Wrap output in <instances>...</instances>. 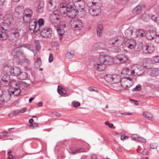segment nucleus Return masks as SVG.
Segmentation results:
<instances>
[{
	"label": "nucleus",
	"mask_w": 159,
	"mask_h": 159,
	"mask_svg": "<svg viewBox=\"0 0 159 159\" xmlns=\"http://www.w3.org/2000/svg\"><path fill=\"white\" fill-rule=\"evenodd\" d=\"M99 59V61L97 62L94 65L95 69L98 71L103 70L106 67V65L111 64L112 62V58L104 52L100 54Z\"/></svg>",
	"instance_id": "nucleus-1"
},
{
	"label": "nucleus",
	"mask_w": 159,
	"mask_h": 159,
	"mask_svg": "<svg viewBox=\"0 0 159 159\" xmlns=\"http://www.w3.org/2000/svg\"><path fill=\"white\" fill-rule=\"evenodd\" d=\"M60 16L59 14L53 13L51 16V21L53 25L55 27H57V31L59 35V39H61L62 38V36L64 34V28L66 26L64 22H61V24H60Z\"/></svg>",
	"instance_id": "nucleus-2"
},
{
	"label": "nucleus",
	"mask_w": 159,
	"mask_h": 159,
	"mask_svg": "<svg viewBox=\"0 0 159 159\" xmlns=\"http://www.w3.org/2000/svg\"><path fill=\"white\" fill-rule=\"evenodd\" d=\"M89 3V13L92 16H97L101 14L102 6L101 0H86Z\"/></svg>",
	"instance_id": "nucleus-3"
},
{
	"label": "nucleus",
	"mask_w": 159,
	"mask_h": 159,
	"mask_svg": "<svg viewBox=\"0 0 159 159\" xmlns=\"http://www.w3.org/2000/svg\"><path fill=\"white\" fill-rule=\"evenodd\" d=\"M66 5L61 4L60 5V11L61 15L64 16H68L70 18H74L76 15V11L72 6Z\"/></svg>",
	"instance_id": "nucleus-4"
},
{
	"label": "nucleus",
	"mask_w": 159,
	"mask_h": 159,
	"mask_svg": "<svg viewBox=\"0 0 159 159\" xmlns=\"http://www.w3.org/2000/svg\"><path fill=\"white\" fill-rule=\"evenodd\" d=\"M3 72L5 74L17 76L21 73V70L18 67H12L7 64L4 67Z\"/></svg>",
	"instance_id": "nucleus-5"
},
{
	"label": "nucleus",
	"mask_w": 159,
	"mask_h": 159,
	"mask_svg": "<svg viewBox=\"0 0 159 159\" xmlns=\"http://www.w3.org/2000/svg\"><path fill=\"white\" fill-rule=\"evenodd\" d=\"M2 19L5 22H2L0 23V26H3L8 28L9 25L12 24L14 22L13 16L11 14H6L3 16Z\"/></svg>",
	"instance_id": "nucleus-6"
},
{
	"label": "nucleus",
	"mask_w": 159,
	"mask_h": 159,
	"mask_svg": "<svg viewBox=\"0 0 159 159\" xmlns=\"http://www.w3.org/2000/svg\"><path fill=\"white\" fill-rule=\"evenodd\" d=\"M21 31V30L19 28H14L11 30L10 34V40L13 43L16 42L19 39Z\"/></svg>",
	"instance_id": "nucleus-7"
},
{
	"label": "nucleus",
	"mask_w": 159,
	"mask_h": 159,
	"mask_svg": "<svg viewBox=\"0 0 159 159\" xmlns=\"http://www.w3.org/2000/svg\"><path fill=\"white\" fill-rule=\"evenodd\" d=\"M104 79L107 83L110 84L113 82H117L120 80L119 76L115 74H107L104 76Z\"/></svg>",
	"instance_id": "nucleus-8"
},
{
	"label": "nucleus",
	"mask_w": 159,
	"mask_h": 159,
	"mask_svg": "<svg viewBox=\"0 0 159 159\" xmlns=\"http://www.w3.org/2000/svg\"><path fill=\"white\" fill-rule=\"evenodd\" d=\"M133 79L121 78L120 80L121 87L124 89H126L130 87L133 84Z\"/></svg>",
	"instance_id": "nucleus-9"
},
{
	"label": "nucleus",
	"mask_w": 159,
	"mask_h": 159,
	"mask_svg": "<svg viewBox=\"0 0 159 159\" xmlns=\"http://www.w3.org/2000/svg\"><path fill=\"white\" fill-rule=\"evenodd\" d=\"M132 70H130L128 68L123 69L121 72V78H132L133 79V74Z\"/></svg>",
	"instance_id": "nucleus-10"
},
{
	"label": "nucleus",
	"mask_w": 159,
	"mask_h": 159,
	"mask_svg": "<svg viewBox=\"0 0 159 159\" xmlns=\"http://www.w3.org/2000/svg\"><path fill=\"white\" fill-rule=\"evenodd\" d=\"M128 60V58L125 55L119 54L112 59V62L116 64L118 63L119 62L121 63H124L127 62Z\"/></svg>",
	"instance_id": "nucleus-11"
},
{
	"label": "nucleus",
	"mask_w": 159,
	"mask_h": 159,
	"mask_svg": "<svg viewBox=\"0 0 159 159\" xmlns=\"http://www.w3.org/2000/svg\"><path fill=\"white\" fill-rule=\"evenodd\" d=\"M124 41V38L122 37H119L112 39L110 42L111 45H115L117 47L121 46Z\"/></svg>",
	"instance_id": "nucleus-12"
},
{
	"label": "nucleus",
	"mask_w": 159,
	"mask_h": 159,
	"mask_svg": "<svg viewBox=\"0 0 159 159\" xmlns=\"http://www.w3.org/2000/svg\"><path fill=\"white\" fill-rule=\"evenodd\" d=\"M39 31H40L41 35L43 38H49L52 35V31L50 28L45 27Z\"/></svg>",
	"instance_id": "nucleus-13"
},
{
	"label": "nucleus",
	"mask_w": 159,
	"mask_h": 159,
	"mask_svg": "<svg viewBox=\"0 0 159 159\" xmlns=\"http://www.w3.org/2000/svg\"><path fill=\"white\" fill-rule=\"evenodd\" d=\"M7 28L3 26H1L0 28V40L5 41L8 37V34L7 32Z\"/></svg>",
	"instance_id": "nucleus-14"
},
{
	"label": "nucleus",
	"mask_w": 159,
	"mask_h": 159,
	"mask_svg": "<svg viewBox=\"0 0 159 159\" xmlns=\"http://www.w3.org/2000/svg\"><path fill=\"white\" fill-rule=\"evenodd\" d=\"M143 67L139 65H134L132 68L133 75H139L143 72Z\"/></svg>",
	"instance_id": "nucleus-15"
},
{
	"label": "nucleus",
	"mask_w": 159,
	"mask_h": 159,
	"mask_svg": "<svg viewBox=\"0 0 159 159\" xmlns=\"http://www.w3.org/2000/svg\"><path fill=\"white\" fill-rule=\"evenodd\" d=\"M24 53L22 47L16 48L12 51V55L15 57H19Z\"/></svg>",
	"instance_id": "nucleus-16"
},
{
	"label": "nucleus",
	"mask_w": 159,
	"mask_h": 159,
	"mask_svg": "<svg viewBox=\"0 0 159 159\" xmlns=\"http://www.w3.org/2000/svg\"><path fill=\"white\" fill-rule=\"evenodd\" d=\"M32 11L30 9H27L24 11L23 15V18L25 22H28L31 20Z\"/></svg>",
	"instance_id": "nucleus-17"
},
{
	"label": "nucleus",
	"mask_w": 159,
	"mask_h": 159,
	"mask_svg": "<svg viewBox=\"0 0 159 159\" xmlns=\"http://www.w3.org/2000/svg\"><path fill=\"white\" fill-rule=\"evenodd\" d=\"M73 2L78 11H81L84 8V3L83 0H73Z\"/></svg>",
	"instance_id": "nucleus-18"
},
{
	"label": "nucleus",
	"mask_w": 159,
	"mask_h": 159,
	"mask_svg": "<svg viewBox=\"0 0 159 159\" xmlns=\"http://www.w3.org/2000/svg\"><path fill=\"white\" fill-rule=\"evenodd\" d=\"M29 30L31 33H36L38 32V31L39 30L37 26L36 21H32L30 23L29 26Z\"/></svg>",
	"instance_id": "nucleus-19"
},
{
	"label": "nucleus",
	"mask_w": 159,
	"mask_h": 159,
	"mask_svg": "<svg viewBox=\"0 0 159 159\" xmlns=\"http://www.w3.org/2000/svg\"><path fill=\"white\" fill-rule=\"evenodd\" d=\"M143 52L146 53H150L154 50V47L152 44L144 45L143 47Z\"/></svg>",
	"instance_id": "nucleus-20"
},
{
	"label": "nucleus",
	"mask_w": 159,
	"mask_h": 159,
	"mask_svg": "<svg viewBox=\"0 0 159 159\" xmlns=\"http://www.w3.org/2000/svg\"><path fill=\"white\" fill-rule=\"evenodd\" d=\"M72 26L76 30H80L83 27V24L80 20H74L73 22Z\"/></svg>",
	"instance_id": "nucleus-21"
},
{
	"label": "nucleus",
	"mask_w": 159,
	"mask_h": 159,
	"mask_svg": "<svg viewBox=\"0 0 159 159\" xmlns=\"http://www.w3.org/2000/svg\"><path fill=\"white\" fill-rule=\"evenodd\" d=\"M125 44L129 48L132 49L136 46V43L134 40L128 39L126 41Z\"/></svg>",
	"instance_id": "nucleus-22"
},
{
	"label": "nucleus",
	"mask_w": 159,
	"mask_h": 159,
	"mask_svg": "<svg viewBox=\"0 0 159 159\" xmlns=\"http://www.w3.org/2000/svg\"><path fill=\"white\" fill-rule=\"evenodd\" d=\"M155 33L152 30H149L145 34L146 38L149 40L153 39L155 36Z\"/></svg>",
	"instance_id": "nucleus-23"
},
{
	"label": "nucleus",
	"mask_w": 159,
	"mask_h": 159,
	"mask_svg": "<svg viewBox=\"0 0 159 159\" xmlns=\"http://www.w3.org/2000/svg\"><path fill=\"white\" fill-rule=\"evenodd\" d=\"M143 116L149 120H152L154 119L153 115L150 111H145L143 113Z\"/></svg>",
	"instance_id": "nucleus-24"
},
{
	"label": "nucleus",
	"mask_w": 159,
	"mask_h": 159,
	"mask_svg": "<svg viewBox=\"0 0 159 159\" xmlns=\"http://www.w3.org/2000/svg\"><path fill=\"white\" fill-rule=\"evenodd\" d=\"M149 74L151 76L156 77L159 74V70L155 68H153L149 70Z\"/></svg>",
	"instance_id": "nucleus-25"
},
{
	"label": "nucleus",
	"mask_w": 159,
	"mask_h": 159,
	"mask_svg": "<svg viewBox=\"0 0 159 159\" xmlns=\"http://www.w3.org/2000/svg\"><path fill=\"white\" fill-rule=\"evenodd\" d=\"M115 52H116L120 53L121 52L124 54H125L127 52V50L124 48L123 46H120L117 47L115 49Z\"/></svg>",
	"instance_id": "nucleus-26"
},
{
	"label": "nucleus",
	"mask_w": 159,
	"mask_h": 159,
	"mask_svg": "<svg viewBox=\"0 0 159 159\" xmlns=\"http://www.w3.org/2000/svg\"><path fill=\"white\" fill-rule=\"evenodd\" d=\"M135 35L139 37H142L145 36V33L143 30H138L135 31Z\"/></svg>",
	"instance_id": "nucleus-27"
},
{
	"label": "nucleus",
	"mask_w": 159,
	"mask_h": 159,
	"mask_svg": "<svg viewBox=\"0 0 159 159\" xmlns=\"http://www.w3.org/2000/svg\"><path fill=\"white\" fill-rule=\"evenodd\" d=\"M11 96V93H9V91H8L7 93L3 94L1 97L3 98L4 102H5L8 101L10 99Z\"/></svg>",
	"instance_id": "nucleus-28"
},
{
	"label": "nucleus",
	"mask_w": 159,
	"mask_h": 159,
	"mask_svg": "<svg viewBox=\"0 0 159 159\" xmlns=\"http://www.w3.org/2000/svg\"><path fill=\"white\" fill-rule=\"evenodd\" d=\"M44 24V20L42 19H40L38 20V21H36V24L38 28V29L40 30L42 29V26Z\"/></svg>",
	"instance_id": "nucleus-29"
},
{
	"label": "nucleus",
	"mask_w": 159,
	"mask_h": 159,
	"mask_svg": "<svg viewBox=\"0 0 159 159\" xmlns=\"http://www.w3.org/2000/svg\"><path fill=\"white\" fill-rule=\"evenodd\" d=\"M3 76L2 78V80L5 83L7 84L8 83L10 80V78L9 76L10 75H8L6 74H5Z\"/></svg>",
	"instance_id": "nucleus-30"
},
{
	"label": "nucleus",
	"mask_w": 159,
	"mask_h": 159,
	"mask_svg": "<svg viewBox=\"0 0 159 159\" xmlns=\"http://www.w3.org/2000/svg\"><path fill=\"white\" fill-rule=\"evenodd\" d=\"M66 57L70 59L72 58L74 55V51L72 50H69L66 53Z\"/></svg>",
	"instance_id": "nucleus-31"
},
{
	"label": "nucleus",
	"mask_w": 159,
	"mask_h": 159,
	"mask_svg": "<svg viewBox=\"0 0 159 159\" xmlns=\"http://www.w3.org/2000/svg\"><path fill=\"white\" fill-rule=\"evenodd\" d=\"M135 30L134 27H129L128 29L125 31V34L128 36H131L133 32Z\"/></svg>",
	"instance_id": "nucleus-32"
},
{
	"label": "nucleus",
	"mask_w": 159,
	"mask_h": 159,
	"mask_svg": "<svg viewBox=\"0 0 159 159\" xmlns=\"http://www.w3.org/2000/svg\"><path fill=\"white\" fill-rule=\"evenodd\" d=\"M103 25H99L98 26L97 29V34L98 36H100L102 34L103 30Z\"/></svg>",
	"instance_id": "nucleus-33"
},
{
	"label": "nucleus",
	"mask_w": 159,
	"mask_h": 159,
	"mask_svg": "<svg viewBox=\"0 0 159 159\" xmlns=\"http://www.w3.org/2000/svg\"><path fill=\"white\" fill-rule=\"evenodd\" d=\"M57 91L58 93L61 96L64 95L66 93V91L60 86H58Z\"/></svg>",
	"instance_id": "nucleus-34"
},
{
	"label": "nucleus",
	"mask_w": 159,
	"mask_h": 159,
	"mask_svg": "<svg viewBox=\"0 0 159 159\" xmlns=\"http://www.w3.org/2000/svg\"><path fill=\"white\" fill-rule=\"evenodd\" d=\"M22 65L25 66L29 65L30 63V61L27 58H24L21 61Z\"/></svg>",
	"instance_id": "nucleus-35"
},
{
	"label": "nucleus",
	"mask_w": 159,
	"mask_h": 159,
	"mask_svg": "<svg viewBox=\"0 0 159 159\" xmlns=\"http://www.w3.org/2000/svg\"><path fill=\"white\" fill-rule=\"evenodd\" d=\"M19 75V79L21 80L25 79L27 78V74L25 72H23Z\"/></svg>",
	"instance_id": "nucleus-36"
},
{
	"label": "nucleus",
	"mask_w": 159,
	"mask_h": 159,
	"mask_svg": "<svg viewBox=\"0 0 159 159\" xmlns=\"http://www.w3.org/2000/svg\"><path fill=\"white\" fill-rule=\"evenodd\" d=\"M42 62L40 58H38L35 61L34 65L37 68H39L41 65Z\"/></svg>",
	"instance_id": "nucleus-37"
},
{
	"label": "nucleus",
	"mask_w": 159,
	"mask_h": 159,
	"mask_svg": "<svg viewBox=\"0 0 159 159\" xmlns=\"http://www.w3.org/2000/svg\"><path fill=\"white\" fill-rule=\"evenodd\" d=\"M142 7L140 6H138L136 7L133 10V12L135 14H139L141 11Z\"/></svg>",
	"instance_id": "nucleus-38"
},
{
	"label": "nucleus",
	"mask_w": 159,
	"mask_h": 159,
	"mask_svg": "<svg viewBox=\"0 0 159 159\" xmlns=\"http://www.w3.org/2000/svg\"><path fill=\"white\" fill-rule=\"evenodd\" d=\"M139 152L142 154L145 155H148L149 154L148 151L144 148L139 149Z\"/></svg>",
	"instance_id": "nucleus-39"
},
{
	"label": "nucleus",
	"mask_w": 159,
	"mask_h": 159,
	"mask_svg": "<svg viewBox=\"0 0 159 159\" xmlns=\"http://www.w3.org/2000/svg\"><path fill=\"white\" fill-rule=\"evenodd\" d=\"M9 93H11V95L13 94L14 96H17L19 95L20 90L19 89H17L14 91H9Z\"/></svg>",
	"instance_id": "nucleus-40"
},
{
	"label": "nucleus",
	"mask_w": 159,
	"mask_h": 159,
	"mask_svg": "<svg viewBox=\"0 0 159 159\" xmlns=\"http://www.w3.org/2000/svg\"><path fill=\"white\" fill-rule=\"evenodd\" d=\"M59 2L58 0H50L49 2V5L51 6L53 5H55Z\"/></svg>",
	"instance_id": "nucleus-41"
},
{
	"label": "nucleus",
	"mask_w": 159,
	"mask_h": 159,
	"mask_svg": "<svg viewBox=\"0 0 159 159\" xmlns=\"http://www.w3.org/2000/svg\"><path fill=\"white\" fill-rule=\"evenodd\" d=\"M118 82H113L111 83V84H112L111 87L113 86V88L115 89H118L119 87V83H118Z\"/></svg>",
	"instance_id": "nucleus-42"
},
{
	"label": "nucleus",
	"mask_w": 159,
	"mask_h": 159,
	"mask_svg": "<svg viewBox=\"0 0 159 159\" xmlns=\"http://www.w3.org/2000/svg\"><path fill=\"white\" fill-rule=\"evenodd\" d=\"M22 46V48H25L31 51H33L34 50L33 47L30 45H23V46Z\"/></svg>",
	"instance_id": "nucleus-43"
},
{
	"label": "nucleus",
	"mask_w": 159,
	"mask_h": 159,
	"mask_svg": "<svg viewBox=\"0 0 159 159\" xmlns=\"http://www.w3.org/2000/svg\"><path fill=\"white\" fill-rule=\"evenodd\" d=\"M35 45L37 50L39 51L41 48L40 45L38 41H35Z\"/></svg>",
	"instance_id": "nucleus-44"
},
{
	"label": "nucleus",
	"mask_w": 159,
	"mask_h": 159,
	"mask_svg": "<svg viewBox=\"0 0 159 159\" xmlns=\"http://www.w3.org/2000/svg\"><path fill=\"white\" fill-rule=\"evenodd\" d=\"M152 61L154 63L159 62V57L157 56L154 57L152 59Z\"/></svg>",
	"instance_id": "nucleus-45"
},
{
	"label": "nucleus",
	"mask_w": 159,
	"mask_h": 159,
	"mask_svg": "<svg viewBox=\"0 0 159 159\" xmlns=\"http://www.w3.org/2000/svg\"><path fill=\"white\" fill-rule=\"evenodd\" d=\"M72 103L73 107H76L80 106V103L78 102H76L74 101H73Z\"/></svg>",
	"instance_id": "nucleus-46"
},
{
	"label": "nucleus",
	"mask_w": 159,
	"mask_h": 159,
	"mask_svg": "<svg viewBox=\"0 0 159 159\" xmlns=\"http://www.w3.org/2000/svg\"><path fill=\"white\" fill-rule=\"evenodd\" d=\"M150 147L152 149H155L157 147V144L155 143H152L150 144Z\"/></svg>",
	"instance_id": "nucleus-47"
},
{
	"label": "nucleus",
	"mask_w": 159,
	"mask_h": 159,
	"mask_svg": "<svg viewBox=\"0 0 159 159\" xmlns=\"http://www.w3.org/2000/svg\"><path fill=\"white\" fill-rule=\"evenodd\" d=\"M138 140L140 142H142L143 143H145L146 142V140L145 139H144V138L139 137V138L138 139Z\"/></svg>",
	"instance_id": "nucleus-48"
},
{
	"label": "nucleus",
	"mask_w": 159,
	"mask_h": 159,
	"mask_svg": "<svg viewBox=\"0 0 159 159\" xmlns=\"http://www.w3.org/2000/svg\"><path fill=\"white\" fill-rule=\"evenodd\" d=\"M80 149H75L71 150L72 154H75L77 153L80 152Z\"/></svg>",
	"instance_id": "nucleus-49"
},
{
	"label": "nucleus",
	"mask_w": 159,
	"mask_h": 159,
	"mask_svg": "<svg viewBox=\"0 0 159 159\" xmlns=\"http://www.w3.org/2000/svg\"><path fill=\"white\" fill-rule=\"evenodd\" d=\"M53 58V57L52 54L51 53H50L49 54V61L50 62H52Z\"/></svg>",
	"instance_id": "nucleus-50"
},
{
	"label": "nucleus",
	"mask_w": 159,
	"mask_h": 159,
	"mask_svg": "<svg viewBox=\"0 0 159 159\" xmlns=\"http://www.w3.org/2000/svg\"><path fill=\"white\" fill-rule=\"evenodd\" d=\"M128 137L127 136H124L123 135H121L120 137V139L122 140H125L127 139H128Z\"/></svg>",
	"instance_id": "nucleus-51"
},
{
	"label": "nucleus",
	"mask_w": 159,
	"mask_h": 159,
	"mask_svg": "<svg viewBox=\"0 0 159 159\" xmlns=\"http://www.w3.org/2000/svg\"><path fill=\"white\" fill-rule=\"evenodd\" d=\"M27 109V108H23L21 109V110H19V114L25 112L26 111Z\"/></svg>",
	"instance_id": "nucleus-52"
},
{
	"label": "nucleus",
	"mask_w": 159,
	"mask_h": 159,
	"mask_svg": "<svg viewBox=\"0 0 159 159\" xmlns=\"http://www.w3.org/2000/svg\"><path fill=\"white\" fill-rule=\"evenodd\" d=\"M11 151H9L8 152V158H10V159H15V157H13L12 155L11 154Z\"/></svg>",
	"instance_id": "nucleus-53"
},
{
	"label": "nucleus",
	"mask_w": 159,
	"mask_h": 159,
	"mask_svg": "<svg viewBox=\"0 0 159 159\" xmlns=\"http://www.w3.org/2000/svg\"><path fill=\"white\" fill-rule=\"evenodd\" d=\"M132 137L133 138L138 140L139 136L137 134H134L132 135Z\"/></svg>",
	"instance_id": "nucleus-54"
},
{
	"label": "nucleus",
	"mask_w": 159,
	"mask_h": 159,
	"mask_svg": "<svg viewBox=\"0 0 159 159\" xmlns=\"http://www.w3.org/2000/svg\"><path fill=\"white\" fill-rule=\"evenodd\" d=\"M5 102L3 98L1 97L0 98V107L2 106L4 104Z\"/></svg>",
	"instance_id": "nucleus-55"
},
{
	"label": "nucleus",
	"mask_w": 159,
	"mask_h": 159,
	"mask_svg": "<svg viewBox=\"0 0 159 159\" xmlns=\"http://www.w3.org/2000/svg\"><path fill=\"white\" fill-rule=\"evenodd\" d=\"M88 89L90 91H95L96 88L93 87H90L88 88Z\"/></svg>",
	"instance_id": "nucleus-56"
},
{
	"label": "nucleus",
	"mask_w": 159,
	"mask_h": 159,
	"mask_svg": "<svg viewBox=\"0 0 159 159\" xmlns=\"http://www.w3.org/2000/svg\"><path fill=\"white\" fill-rule=\"evenodd\" d=\"M141 89V86L140 85H138L134 88L135 90L139 91Z\"/></svg>",
	"instance_id": "nucleus-57"
},
{
	"label": "nucleus",
	"mask_w": 159,
	"mask_h": 159,
	"mask_svg": "<svg viewBox=\"0 0 159 159\" xmlns=\"http://www.w3.org/2000/svg\"><path fill=\"white\" fill-rule=\"evenodd\" d=\"M5 1L6 0H0V7L3 5Z\"/></svg>",
	"instance_id": "nucleus-58"
},
{
	"label": "nucleus",
	"mask_w": 159,
	"mask_h": 159,
	"mask_svg": "<svg viewBox=\"0 0 159 159\" xmlns=\"http://www.w3.org/2000/svg\"><path fill=\"white\" fill-rule=\"evenodd\" d=\"M157 17L156 15H153L151 16V19L154 21Z\"/></svg>",
	"instance_id": "nucleus-59"
},
{
	"label": "nucleus",
	"mask_w": 159,
	"mask_h": 159,
	"mask_svg": "<svg viewBox=\"0 0 159 159\" xmlns=\"http://www.w3.org/2000/svg\"><path fill=\"white\" fill-rule=\"evenodd\" d=\"M19 114V110H16L12 113V114L13 115H17Z\"/></svg>",
	"instance_id": "nucleus-60"
},
{
	"label": "nucleus",
	"mask_w": 159,
	"mask_h": 159,
	"mask_svg": "<svg viewBox=\"0 0 159 159\" xmlns=\"http://www.w3.org/2000/svg\"><path fill=\"white\" fill-rule=\"evenodd\" d=\"M2 134H4L6 136H8V133L6 131H3L2 132Z\"/></svg>",
	"instance_id": "nucleus-61"
},
{
	"label": "nucleus",
	"mask_w": 159,
	"mask_h": 159,
	"mask_svg": "<svg viewBox=\"0 0 159 159\" xmlns=\"http://www.w3.org/2000/svg\"><path fill=\"white\" fill-rule=\"evenodd\" d=\"M154 22L159 24V17H157Z\"/></svg>",
	"instance_id": "nucleus-62"
},
{
	"label": "nucleus",
	"mask_w": 159,
	"mask_h": 159,
	"mask_svg": "<svg viewBox=\"0 0 159 159\" xmlns=\"http://www.w3.org/2000/svg\"><path fill=\"white\" fill-rule=\"evenodd\" d=\"M113 135L115 136L119 137V134L118 133L116 132H114L113 133Z\"/></svg>",
	"instance_id": "nucleus-63"
},
{
	"label": "nucleus",
	"mask_w": 159,
	"mask_h": 159,
	"mask_svg": "<svg viewBox=\"0 0 159 159\" xmlns=\"http://www.w3.org/2000/svg\"><path fill=\"white\" fill-rule=\"evenodd\" d=\"M34 122V120L32 118L30 119L29 120V122L30 124Z\"/></svg>",
	"instance_id": "nucleus-64"
}]
</instances>
